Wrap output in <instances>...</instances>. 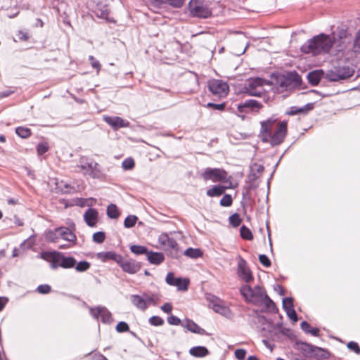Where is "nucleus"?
Here are the masks:
<instances>
[{
    "label": "nucleus",
    "mask_w": 360,
    "mask_h": 360,
    "mask_svg": "<svg viewBox=\"0 0 360 360\" xmlns=\"http://www.w3.org/2000/svg\"><path fill=\"white\" fill-rule=\"evenodd\" d=\"M74 267L77 272H85L90 269L91 264L86 261H80L78 263L76 262Z\"/></svg>",
    "instance_id": "e433bc0d"
},
{
    "label": "nucleus",
    "mask_w": 360,
    "mask_h": 360,
    "mask_svg": "<svg viewBox=\"0 0 360 360\" xmlns=\"http://www.w3.org/2000/svg\"><path fill=\"white\" fill-rule=\"evenodd\" d=\"M240 233L243 239L251 240L253 238V236L251 231L245 225H243L240 227Z\"/></svg>",
    "instance_id": "58836bf2"
},
{
    "label": "nucleus",
    "mask_w": 360,
    "mask_h": 360,
    "mask_svg": "<svg viewBox=\"0 0 360 360\" xmlns=\"http://www.w3.org/2000/svg\"><path fill=\"white\" fill-rule=\"evenodd\" d=\"M49 150V146L46 143H40L37 145V150L39 155H43Z\"/></svg>",
    "instance_id": "6e6d98bb"
},
{
    "label": "nucleus",
    "mask_w": 360,
    "mask_h": 360,
    "mask_svg": "<svg viewBox=\"0 0 360 360\" xmlns=\"http://www.w3.org/2000/svg\"><path fill=\"white\" fill-rule=\"evenodd\" d=\"M161 2L168 4L173 7L180 8L184 4V0H160Z\"/></svg>",
    "instance_id": "8fccbe9b"
},
{
    "label": "nucleus",
    "mask_w": 360,
    "mask_h": 360,
    "mask_svg": "<svg viewBox=\"0 0 360 360\" xmlns=\"http://www.w3.org/2000/svg\"><path fill=\"white\" fill-rule=\"evenodd\" d=\"M182 326L193 333L199 335H207L205 330L200 327L192 320H187L186 322L182 325Z\"/></svg>",
    "instance_id": "393cba45"
},
{
    "label": "nucleus",
    "mask_w": 360,
    "mask_h": 360,
    "mask_svg": "<svg viewBox=\"0 0 360 360\" xmlns=\"http://www.w3.org/2000/svg\"><path fill=\"white\" fill-rule=\"evenodd\" d=\"M167 322L169 325L179 326L181 324V320L176 316L172 315L167 318Z\"/></svg>",
    "instance_id": "052dcab7"
},
{
    "label": "nucleus",
    "mask_w": 360,
    "mask_h": 360,
    "mask_svg": "<svg viewBox=\"0 0 360 360\" xmlns=\"http://www.w3.org/2000/svg\"><path fill=\"white\" fill-rule=\"evenodd\" d=\"M51 286L47 284L39 285L37 288V292L41 294H47L51 291Z\"/></svg>",
    "instance_id": "4d7b16f0"
},
{
    "label": "nucleus",
    "mask_w": 360,
    "mask_h": 360,
    "mask_svg": "<svg viewBox=\"0 0 360 360\" xmlns=\"http://www.w3.org/2000/svg\"><path fill=\"white\" fill-rule=\"evenodd\" d=\"M167 240V244L165 245V247L172 249L175 252V253L177 252L178 250V243L173 238H166Z\"/></svg>",
    "instance_id": "09e8293b"
},
{
    "label": "nucleus",
    "mask_w": 360,
    "mask_h": 360,
    "mask_svg": "<svg viewBox=\"0 0 360 360\" xmlns=\"http://www.w3.org/2000/svg\"><path fill=\"white\" fill-rule=\"evenodd\" d=\"M207 108H212L214 109L219 110H222L225 108V104L224 103L215 104V103H208L207 104Z\"/></svg>",
    "instance_id": "338daca9"
},
{
    "label": "nucleus",
    "mask_w": 360,
    "mask_h": 360,
    "mask_svg": "<svg viewBox=\"0 0 360 360\" xmlns=\"http://www.w3.org/2000/svg\"><path fill=\"white\" fill-rule=\"evenodd\" d=\"M118 264L122 271L129 274H134L141 269V264L133 259H124L122 257Z\"/></svg>",
    "instance_id": "f8f14e48"
},
{
    "label": "nucleus",
    "mask_w": 360,
    "mask_h": 360,
    "mask_svg": "<svg viewBox=\"0 0 360 360\" xmlns=\"http://www.w3.org/2000/svg\"><path fill=\"white\" fill-rule=\"evenodd\" d=\"M287 316L293 321L296 322L297 321V316L294 308L288 309V310L285 311Z\"/></svg>",
    "instance_id": "e2e57ef3"
},
{
    "label": "nucleus",
    "mask_w": 360,
    "mask_h": 360,
    "mask_svg": "<svg viewBox=\"0 0 360 360\" xmlns=\"http://www.w3.org/2000/svg\"><path fill=\"white\" fill-rule=\"evenodd\" d=\"M103 120L115 129L129 126V122L117 116H104Z\"/></svg>",
    "instance_id": "6ab92c4d"
},
{
    "label": "nucleus",
    "mask_w": 360,
    "mask_h": 360,
    "mask_svg": "<svg viewBox=\"0 0 360 360\" xmlns=\"http://www.w3.org/2000/svg\"><path fill=\"white\" fill-rule=\"evenodd\" d=\"M97 257L103 262H105L108 260H112L115 261L118 264L119 262H120L122 255L117 254L116 252L112 251H108L98 252L97 254Z\"/></svg>",
    "instance_id": "4be33fe9"
},
{
    "label": "nucleus",
    "mask_w": 360,
    "mask_h": 360,
    "mask_svg": "<svg viewBox=\"0 0 360 360\" xmlns=\"http://www.w3.org/2000/svg\"><path fill=\"white\" fill-rule=\"evenodd\" d=\"M354 73V68L349 65L338 66L328 70L326 78L330 82H338L351 77Z\"/></svg>",
    "instance_id": "39448f33"
},
{
    "label": "nucleus",
    "mask_w": 360,
    "mask_h": 360,
    "mask_svg": "<svg viewBox=\"0 0 360 360\" xmlns=\"http://www.w3.org/2000/svg\"><path fill=\"white\" fill-rule=\"evenodd\" d=\"M148 322L150 325L155 326H160L164 324V320L158 316H151Z\"/></svg>",
    "instance_id": "a18cd8bd"
},
{
    "label": "nucleus",
    "mask_w": 360,
    "mask_h": 360,
    "mask_svg": "<svg viewBox=\"0 0 360 360\" xmlns=\"http://www.w3.org/2000/svg\"><path fill=\"white\" fill-rule=\"evenodd\" d=\"M280 86L285 88H292L293 86L291 82L288 79L286 75H284L280 81Z\"/></svg>",
    "instance_id": "bf43d9fd"
},
{
    "label": "nucleus",
    "mask_w": 360,
    "mask_h": 360,
    "mask_svg": "<svg viewBox=\"0 0 360 360\" xmlns=\"http://www.w3.org/2000/svg\"><path fill=\"white\" fill-rule=\"evenodd\" d=\"M41 257L50 262L52 269H56L58 267L71 269L76 264V259L74 257H66L63 252L58 251L44 252L41 253Z\"/></svg>",
    "instance_id": "f03ea898"
},
{
    "label": "nucleus",
    "mask_w": 360,
    "mask_h": 360,
    "mask_svg": "<svg viewBox=\"0 0 360 360\" xmlns=\"http://www.w3.org/2000/svg\"><path fill=\"white\" fill-rule=\"evenodd\" d=\"M107 215L110 219H117L120 216V212L115 204H110L107 207Z\"/></svg>",
    "instance_id": "72a5a7b5"
},
{
    "label": "nucleus",
    "mask_w": 360,
    "mask_h": 360,
    "mask_svg": "<svg viewBox=\"0 0 360 360\" xmlns=\"http://www.w3.org/2000/svg\"><path fill=\"white\" fill-rule=\"evenodd\" d=\"M288 79L291 82L293 87L297 86L301 84L302 79L300 76L296 72H290L285 75Z\"/></svg>",
    "instance_id": "473e14b6"
},
{
    "label": "nucleus",
    "mask_w": 360,
    "mask_h": 360,
    "mask_svg": "<svg viewBox=\"0 0 360 360\" xmlns=\"http://www.w3.org/2000/svg\"><path fill=\"white\" fill-rule=\"evenodd\" d=\"M188 9L195 17L206 18L211 15L210 9L199 0H191L188 3Z\"/></svg>",
    "instance_id": "0eeeda50"
},
{
    "label": "nucleus",
    "mask_w": 360,
    "mask_h": 360,
    "mask_svg": "<svg viewBox=\"0 0 360 360\" xmlns=\"http://www.w3.org/2000/svg\"><path fill=\"white\" fill-rule=\"evenodd\" d=\"M287 134V122H281L274 134H270V138H262V141L265 143H269L272 146H278L281 144Z\"/></svg>",
    "instance_id": "423d86ee"
},
{
    "label": "nucleus",
    "mask_w": 360,
    "mask_h": 360,
    "mask_svg": "<svg viewBox=\"0 0 360 360\" xmlns=\"http://www.w3.org/2000/svg\"><path fill=\"white\" fill-rule=\"evenodd\" d=\"M240 291L247 302L254 304H262L264 297H267L266 290L259 285L252 288L248 285H244L240 288Z\"/></svg>",
    "instance_id": "7ed1b4c3"
},
{
    "label": "nucleus",
    "mask_w": 360,
    "mask_h": 360,
    "mask_svg": "<svg viewBox=\"0 0 360 360\" xmlns=\"http://www.w3.org/2000/svg\"><path fill=\"white\" fill-rule=\"evenodd\" d=\"M347 348L353 352H354L356 354H360V347L359 345L354 341L349 342L347 343Z\"/></svg>",
    "instance_id": "5fc2aeb1"
},
{
    "label": "nucleus",
    "mask_w": 360,
    "mask_h": 360,
    "mask_svg": "<svg viewBox=\"0 0 360 360\" xmlns=\"http://www.w3.org/2000/svg\"><path fill=\"white\" fill-rule=\"evenodd\" d=\"M130 250L137 255L143 254L147 255L148 253L147 248L142 245H133L130 247Z\"/></svg>",
    "instance_id": "4c0bfd02"
},
{
    "label": "nucleus",
    "mask_w": 360,
    "mask_h": 360,
    "mask_svg": "<svg viewBox=\"0 0 360 360\" xmlns=\"http://www.w3.org/2000/svg\"><path fill=\"white\" fill-rule=\"evenodd\" d=\"M238 276L247 283L253 280V276L249 268L247 266L246 261L240 257L238 264Z\"/></svg>",
    "instance_id": "4468645a"
},
{
    "label": "nucleus",
    "mask_w": 360,
    "mask_h": 360,
    "mask_svg": "<svg viewBox=\"0 0 360 360\" xmlns=\"http://www.w3.org/2000/svg\"><path fill=\"white\" fill-rule=\"evenodd\" d=\"M232 197L229 194H225L220 200V205L223 207H229L232 205Z\"/></svg>",
    "instance_id": "49530a36"
},
{
    "label": "nucleus",
    "mask_w": 360,
    "mask_h": 360,
    "mask_svg": "<svg viewBox=\"0 0 360 360\" xmlns=\"http://www.w3.org/2000/svg\"><path fill=\"white\" fill-rule=\"evenodd\" d=\"M205 180H211L213 182L225 181L227 173L219 168H207L202 174Z\"/></svg>",
    "instance_id": "1a4fd4ad"
},
{
    "label": "nucleus",
    "mask_w": 360,
    "mask_h": 360,
    "mask_svg": "<svg viewBox=\"0 0 360 360\" xmlns=\"http://www.w3.org/2000/svg\"><path fill=\"white\" fill-rule=\"evenodd\" d=\"M134 160L131 158H126L122 163V167L124 170H130L134 167Z\"/></svg>",
    "instance_id": "37998d69"
},
{
    "label": "nucleus",
    "mask_w": 360,
    "mask_h": 360,
    "mask_svg": "<svg viewBox=\"0 0 360 360\" xmlns=\"http://www.w3.org/2000/svg\"><path fill=\"white\" fill-rule=\"evenodd\" d=\"M15 133L21 138H27L31 135V131L29 128L18 127L15 129Z\"/></svg>",
    "instance_id": "a19ab883"
},
{
    "label": "nucleus",
    "mask_w": 360,
    "mask_h": 360,
    "mask_svg": "<svg viewBox=\"0 0 360 360\" xmlns=\"http://www.w3.org/2000/svg\"><path fill=\"white\" fill-rule=\"evenodd\" d=\"M304 111L305 110L304 108H297L295 106H292L290 108L287 114L289 115H295L301 112H304Z\"/></svg>",
    "instance_id": "680f3d73"
},
{
    "label": "nucleus",
    "mask_w": 360,
    "mask_h": 360,
    "mask_svg": "<svg viewBox=\"0 0 360 360\" xmlns=\"http://www.w3.org/2000/svg\"><path fill=\"white\" fill-rule=\"evenodd\" d=\"M323 74L324 73L322 70H317L309 72L307 75L309 83L313 86L317 85L323 77Z\"/></svg>",
    "instance_id": "bb28decb"
},
{
    "label": "nucleus",
    "mask_w": 360,
    "mask_h": 360,
    "mask_svg": "<svg viewBox=\"0 0 360 360\" xmlns=\"http://www.w3.org/2000/svg\"><path fill=\"white\" fill-rule=\"evenodd\" d=\"M352 50L354 53L360 52V30L356 32L354 39Z\"/></svg>",
    "instance_id": "79ce46f5"
},
{
    "label": "nucleus",
    "mask_w": 360,
    "mask_h": 360,
    "mask_svg": "<svg viewBox=\"0 0 360 360\" xmlns=\"http://www.w3.org/2000/svg\"><path fill=\"white\" fill-rule=\"evenodd\" d=\"M189 354L193 356L202 358L207 356L210 352L204 346H196L189 349Z\"/></svg>",
    "instance_id": "cd10ccee"
},
{
    "label": "nucleus",
    "mask_w": 360,
    "mask_h": 360,
    "mask_svg": "<svg viewBox=\"0 0 360 360\" xmlns=\"http://www.w3.org/2000/svg\"><path fill=\"white\" fill-rule=\"evenodd\" d=\"M89 60L91 62L92 68L97 69V70L98 71L101 68L100 63L98 60H96L93 56H89Z\"/></svg>",
    "instance_id": "69168bd1"
},
{
    "label": "nucleus",
    "mask_w": 360,
    "mask_h": 360,
    "mask_svg": "<svg viewBox=\"0 0 360 360\" xmlns=\"http://www.w3.org/2000/svg\"><path fill=\"white\" fill-rule=\"evenodd\" d=\"M129 330V325L124 321H120L116 326V330L118 333L127 332Z\"/></svg>",
    "instance_id": "864d4df0"
},
{
    "label": "nucleus",
    "mask_w": 360,
    "mask_h": 360,
    "mask_svg": "<svg viewBox=\"0 0 360 360\" xmlns=\"http://www.w3.org/2000/svg\"><path fill=\"white\" fill-rule=\"evenodd\" d=\"M94 13L96 16L99 18L105 20L108 22H110L111 20L109 18V8L107 5L98 4L94 9Z\"/></svg>",
    "instance_id": "5701e85b"
},
{
    "label": "nucleus",
    "mask_w": 360,
    "mask_h": 360,
    "mask_svg": "<svg viewBox=\"0 0 360 360\" xmlns=\"http://www.w3.org/2000/svg\"><path fill=\"white\" fill-rule=\"evenodd\" d=\"M338 41H335V43L338 42L337 44L338 50L342 51L345 49H347L348 44H350L352 40L351 34L347 30L340 29L338 32Z\"/></svg>",
    "instance_id": "f3484780"
},
{
    "label": "nucleus",
    "mask_w": 360,
    "mask_h": 360,
    "mask_svg": "<svg viewBox=\"0 0 360 360\" xmlns=\"http://www.w3.org/2000/svg\"><path fill=\"white\" fill-rule=\"evenodd\" d=\"M6 13H5V16L9 18H15L20 12L19 8L16 6L11 8V11L6 9Z\"/></svg>",
    "instance_id": "603ef678"
},
{
    "label": "nucleus",
    "mask_w": 360,
    "mask_h": 360,
    "mask_svg": "<svg viewBox=\"0 0 360 360\" xmlns=\"http://www.w3.org/2000/svg\"><path fill=\"white\" fill-rule=\"evenodd\" d=\"M98 212L94 208H88L84 214V219L86 224L90 227L96 226L98 222Z\"/></svg>",
    "instance_id": "412c9836"
},
{
    "label": "nucleus",
    "mask_w": 360,
    "mask_h": 360,
    "mask_svg": "<svg viewBox=\"0 0 360 360\" xmlns=\"http://www.w3.org/2000/svg\"><path fill=\"white\" fill-rule=\"evenodd\" d=\"M58 233V228H56L53 230H49L45 233V240L49 243H58L59 239V236L57 234Z\"/></svg>",
    "instance_id": "7c9ffc66"
},
{
    "label": "nucleus",
    "mask_w": 360,
    "mask_h": 360,
    "mask_svg": "<svg viewBox=\"0 0 360 360\" xmlns=\"http://www.w3.org/2000/svg\"><path fill=\"white\" fill-rule=\"evenodd\" d=\"M334 44H335V37L332 38L329 35L320 34L307 41L301 46V51L304 53H311L314 56L327 53Z\"/></svg>",
    "instance_id": "f257e3e1"
},
{
    "label": "nucleus",
    "mask_w": 360,
    "mask_h": 360,
    "mask_svg": "<svg viewBox=\"0 0 360 360\" xmlns=\"http://www.w3.org/2000/svg\"><path fill=\"white\" fill-rule=\"evenodd\" d=\"M225 190L226 187L216 185L207 191V195L210 197L220 196L225 192Z\"/></svg>",
    "instance_id": "2f4dec72"
},
{
    "label": "nucleus",
    "mask_w": 360,
    "mask_h": 360,
    "mask_svg": "<svg viewBox=\"0 0 360 360\" xmlns=\"http://www.w3.org/2000/svg\"><path fill=\"white\" fill-rule=\"evenodd\" d=\"M58 233L59 239H63L69 242L72 245H75L77 241V237L75 233L71 231L68 227L60 226L58 227Z\"/></svg>",
    "instance_id": "a211bd4d"
},
{
    "label": "nucleus",
    "mask_w": 360,
    "mask_h": 360,
    "mask_svg": "<svg viewBox=\"0 0 360 360\" xmlns=\"http://www.w3.org/2000/svg\"><path fill=\"white\" fill-rule=\"evenodd\" d=\"M295 349L300 351L304 356H309L311 354L314 353L316 350L322 351L324 350L320 347L316 346H314L312 345L308 344L305 342L302 341H296L295 344Z\"/></svg>",
    "instance_id": "2eb2a0df"
},
{
    "label": "nucleus",
    "mask_w": 360,
    "mask_h": 360,
    "mask_svg": "<svg viewBox=\"0 0 360 360\" xmlns=\"http://www.w3.org/2000/svg\"><path fill=\"white\" fill-rule=\"evenodd\" d=\"M91 315L96 319L101 317L103 323H111L113 321L111 313L105 307H97L90 309Z\"/></svg>",
    "instance_id": "9b49d317"
},
{
    "label": "nucleus",
    "mask_w": 360,
    "mask_h": 360,
    "mask_svg": "<svg viewBox=\"0 0 360 360\" xmlns=\"http://www.w3.org/2000/svg\"><path fill=\"white\" fill-rule=\"evenodd\" d=\"M277 119L276 117H271L265 121L260 122L261 129L260 134L262 138H270L269 134L272 133L273 127L276 122Z\"/></svg>",
    "instance_id": "dca6fc26"
},
{
    "label": "nucleus",
    "mask_w": 360,
    "mask_h": 360,
    "mask_svg": "<svg viewBox=\"0 0 360 360\" xmlns=\"http://www.w3.org/2000/svg\"><path fill=\"white\" fill-rule=\"evenodd\" d=\"M229 222L233 227H238L241 223V219L238 213H234L229 217Z\"/></svg>",
    "instance_id": "c03bdc74"
},
{
    "label": "nucleus",
    "mask_w": 360,
    "mask_h": 360,
    "mask_svg": "<svg viewBox=\"0 0 360 360\" xmlns=\"http://www.w3.org/2000/svg\"><path fill=\"white\" fill-rule=\"evenodd\" d=\"M137 220L138 217L136 215H129L124 219V226L125 228H131L134 226Z\"/></svg>",
    "instance_id": "ea45409f"
},
{
    "label": "nucleus",
    "mask_w": 360,
    "mask_h": 360,
    "mask_svg": "<svg viewBox=\"0 0 360 360\" xmlns=\"http://www.w3.org/2000/svg\"><path fill=\"white\" fill-rule=\"evenodd\" d=\"M266 83L264 79L255 77L248 81L245 86V92L253 96H261L263 93V85Z\"/></svg>",
    "instance_id": "6e6552de"
},
{
    "label": "nucleus",
    "mask_w": 360,
    "mask_h": 360,
    "mask_svg": "<svg viewBox=\"0 0 360 360\" xmlns=\"http://www.w3.org/2000/svg\"><path fill=\"white\" fill-rule=\"evenodd\" d=\"M259 178V175L257 174L254 169H251L250 174L247 176V183L248 184V190H254L259 186L257 180Z\"/></svg>",
    "instance_id": "c85d7f7f"
},
{
    "label": "nucleus",
    "mask_w": 360,
    "mask_h": 360,
    "mask_svg": "<svg viewBox=\"0 0 360 360\" xmlns=\"http://www.w3.org/2000/svg\"><path fill=\"white\" fill-rule=\"evenodd\" d=\"M105 238V234L103 231H98L93 234V240L96 243H102Z\"/></svg>",
    "instance_id": "de8ad7c7"
},
{
    "label": "nucleus",
    "mask_w": 360,
    "mask_h": 360,
    "mask_svg": "<svg viewBox=\"0 0 360 360\" xmlns=\"http://www.w3.org/2000/svg\"><path fill=\"white\" fill-rule=\"evenodd\" d=\"M130 300L131 303L139 309L145 311L148 308V305L146 304L144 296L143 297L139 295H131L130 296Z\"/></svg>",
    "instance_id": "a878e982"
},
{
    "label": "nucleus",
    "mask_w": 360,
    "mask_h": 360,
    "mask_svg": "<svg viewBox=\"0 0 360 360\" xmlns=\"http://www.w3.org/2000/svg\"><path fill=\"white\" fill-rule=\"evenodd\" d=\"M165 281L168 285L177 287L179 290H186L189 284L188 279L185 278L183 280L181 278H175L172 272L167 274Z\"/></svg>",
    "instance_id": "ddd939ff"
},
{
    "label": "nucleus",
    "mask_w": 360,
    "mask_h": 360,
    "mask_svg": "<svg viewBox=\"0 0 360 360\" xmlns=\"http://www.w3.org/2000/svg\"><path fill=\"white\" fill-rule=\"evenodd\" d=\"M262 105L256 100L249 99L237 105L240 112L248 113L250 110L261 108Z\"/></svg>",
    "instance_id": "aec40b11"
},
{
    "label": "nucleus",
    "mask_w": 360,
    "mask_h": 360,
    "mask_svg": "<svg viewBox=\"0 0 360 360\" xmlns=\"http://www.w3.org/2000/svg\"><path fill=\"white\" fill-rule=\"evenodd\" d=\"M283 308L285 311L293 308V300L291 297H285L283 300Z\"/></svg>",
    "instance_id": "3c124183"
},
{
    "label": "nucleus",
    "mask_w": 360,
    "mask_h": 360,
    "mask_svg": "<svg viewBox=\"0 0 360 360\" xmlns=\"http://www.w3.org/2000/svg\"><path fill=\"white\" fill-rule=\"evenodd\" d=\"M262 304H264L266 310L276 313L277 311V308L275 303L270 299V297L267 295V297H264V300L262 302Z\"/></svg>",
    "instance_id": "f704fd0d"
},
{
    "label": "nucleus",
    "mask_w": 360,
    "mask_h": 360,
    "mask_svg": "<svg viewBox=\"0 0 360 360\" xmlns=\"http://www.w3.org/2000/svg\"><path fill=\"white\" fill-rule=\"evenodd\" d=\"M143 296H144L146 304L148 306V304H153V305H155L156 304V302H155L154 298L152 296H149V295H148L146 293L143 294Z\"/></svg>",
    "instance_id": "774afa93"
},
{
    "label": "nucleus",
    "mask_w": 360,
    "mask_h": 360,
    "mask_svg": "<svg viewBox=\"0 0 360 360\" xmlns=\"http://www.w3.org/2000/svg\"><path fill=\"white\" fill-rule=\"evenodd\" d=\"M208 89L212 94L219 97L225 96L229 90L228 84L219 79H212L208 82Z\"/></svg>",
    "instance_id": "9d476101"
},
{
    "label": "nucleus",
    "mask_w": 360,
    "mask_h": 360,
    "mask_svg": "<svg viewBox=\"0 0 360 360\" xmlns=\"http://www.w3.org/2000/svg\"><path fill=\"white\" fill-rule=\"evenodd\" d=\"M246 355V351L243 349H238L235 351V356L238 360H243Z\"/></svg>",
    "instance_id": "0e129e2a"
},
{
    "label": "nucleus",
    "mask_w": 360,
    "mask_h": 360,
    "mask_svg": "<svg viewBox=\"0 0 360 360\" xmlns=\"http://www.w3.org/2000/svg\"><path fill=\"white\" fill-rule=\"evenodd\" d=\"M184 255L188 257L196 259L202 255V252L200 249L189 248L185 250Z\"/></svg>",
    "instance_id": "c9c22d12"
},
{
    "label": "nucleus",
    "mask_w": 360,
    "mask_h": 360,
    "mask_svg": "<svg viewBox=\"0 0 360 360\" xmlns=\"http://www.w3.org/2000/svg\"><path fill=\"white\" fill-rule=\"evenodd\" d=\"M259 260L260 263L265 267H269L271 266V261L265 255H259Z\"/></svg>",
    "instance_id": "13d9d810"
},
{
    "label": "nucleus",
    "mask_w": 360,
    "mask_h": 360,
    "mask_svg": "<svg viewBox=\"0 0 360 360\" xmlns=\"http://www.w3.org/2000/svg\"><path fill=\"white\" fill-rule=\"evenodd\" d=\"M212 309L225 317H230L232 314L230 309L224 304V302L221 300L219 302H214L212 306Z\"/></svg>",
    "instance_id": "b1692460"
},
{
    "label": "nucleus",
    "mask_w": 360,
    "mask_h": 360,
    "mask_svg": "<svg viewBox=\"0 0 360 360\" xmlns=\"http://www.w3.org/2000/svg\"><path fill=\"white\" fill-rule=\"evenodd\" d=\"M147 259L150 264L158 265L165 259V256L161 252H148Z\"/></svg>",
    "instance_id": "c756f323"
},
{
    "label": "nucleus",
    "mask_w": 360,
    "mask_h": 360,
    "mask_svg": "<svg viewBox=\"0 0 360 360\" xmlns=\"http://www.w3.org/2000/svg\"><path fill=\"white\" fill-rule=\"evenodd\" d=\"M98 166V163L92 158L82 156L79 158L76 165V171L82 172L84 175H89L91 178L96 179L99 177L100 173Z\"/></svg>",
    "instance_id": "20e7f679"
}]
</instances>
